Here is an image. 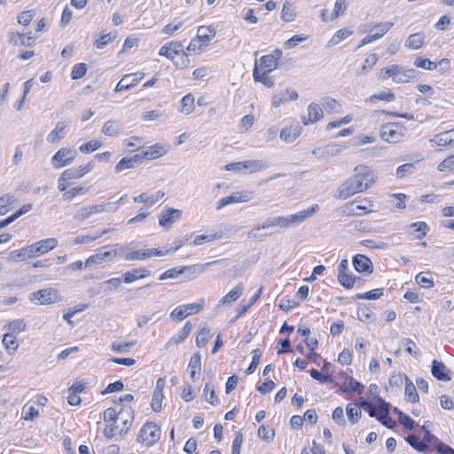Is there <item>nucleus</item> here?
Wrapping results in <instances>:
<instances>
[{
  "instance_id": "59",
  "label": "nucleus",
  "mask_w": 454,
  "mask_h": 454,
  "mask_svg": "<svg viewBox=\"0 0 454 454\" xmlns=\"http://www.w3.org/2000/svg\"><path fill=\"white\" fill-rule=\"evenodd\" d=\"M411 228L415 232V238L418 239H424L429 231V226L426 222H415L411 224Z\"/></svg>"
},
{
  "instance_id": "62",
  "label": "nucleus",
  "mask_w": 454,
  "mask_h": 454,
  "mask_svg": "<svg viewBox=\"0 0 454 454\" xmlns=\"http://www.w3.org/2000/svg\"><path fill=\"white\" fill-rule=\"evenodd\" d=\"M299 305V301H296L293 297L286 295L280 299L278 306L280 309L284 310L285 312H288L289 310L297 308Z\"/></svg>"
},
{
  "instance_id": "38",
  "label": "nucleus",
  "mask_w": 454,
  "mask_h": 454,
  "mask_svg": "<svg viewBox=\"0 0 454 454\" xmlns=\"http://www.w3.org/2000/svg\"><path fill=\"white\" fill-rule=\"evenodd\" d=\"M321 106L327 114H337L342 110L341 104L331 97H324L321 100Z\"/></svg>"
},
{
  "instance_id": "49",
  "label": "nucleus",
  "mask_w": 454,
  "mask_h": 454,
  "mask_svg": "<svg viewBox=\"0 0 454 454\" xmlns=\"http://www.w3.org/2000/svg\"><path fill=\"white\" fill-rule=\"evenodd\" d=\"M415 282L422 288L430 289L434 287V282L431 272L422 271L415 276Z\"/></svg>"
},
{
  "instance_id": "1",
  "label": "nucleus",
  "mask_w": 454,
  "mask_h": 454,
  "mask_svg": "<svg viewBox=\"0 0 454 454\" xmlns=\"http://www.w3.org/2000/svg\"><path fill=\"white\" fill-rule=\"evenodd\" d=\"M134 395L126 394L114 401L117 407H108L102 414L105 424L103 434L106 438L112 439L117 435L126 434L133 425L135 411L130 403Z\"/></svg>"
},
{
  "instance_id": "36",
  "label": "nucleus",
  "mask_w": 454,
  "mask_h": 454,
  "mask_svg": "<svg viewBox=\"0 0 454 454\" xmlns=\"http://www.w3.org/2000/svg\"><path fill=\"white\" fill-rule=\"evenodd\" d=\"M151 275V271L146 268H137L122 274V281L125 284H130L139 279L145 278Z\"/></svg>"
},
{
  "instance_id": "42",
  "label": "nucleus",
  "mask_w": 454,
  "mask_h": 454,
  "mask_svg": "<svg viewBox=\"0 0 454 454\" xmlns=\"http://www.w3.org/2000/svg\"><path fill=\"white\" fill-rule=\"evenodd\" d=\"M2 344L9 355H13L20 347V342L16 335L11 333L4 334Z\"/></svg>"
},
{
  "instance_id": "3",
  "label": "nucleus",
  "mask_w": 454,
  "mask_h": 454,
  "mask_svg": "<svg viewBox=\"0 0 454 454\" xmlns=\"http://www.w3.org/2000/svg\"><path fill=\"white\" fill-rule=\"evenodd\" d=\"M94 168V163L89 161L79 165L76 168H69L63 170L57 179V188L61 193L63 201L70 203L76 197L82 196L87 192V188L77 184L76 180L82 178Z\"/></svg>"
},
{
  "instance_id": "45",
  "label": "nucleus",
  "mask_w": 454,
  "mask_h": 454,
  "mask_svg": "<svg viewBox=\"0 0 454 454\" xmlns=\"http://www.w3.org/2000/svg\"><path fill=\"white\" fill-rule=\"evenodd\" d=\"M197 265H190V266H183V267H174L165 270L159 277V280L163 281L168 278H176L179 275L185 273L188 270L194 269Z\"/></svg>"
},
{
  "instance_id": "25",
  "label": "nucleus",
  "mask_w": 454,
  "mask_h": 454,
  "mask_svg": "<svg viewBox=\"0 0 454 454\" xmlns=\"http://www.w3.org/2000/svg\"><path fill=\"white\" fill-rule=\"evenodd\" d=\"M106 211L105 204L90 205L79 208L74 215V220L84 222L94 215L101 214Z\"/></svg>"
},
{
  "instance_id": "41",
  "label": "nucleus",
  "mask_w": 454,
  "mask_h": 454,
  "mask_svg": "<svg viewBox=\"0 0 454 454\" xmlns=\"http://www.w3.org/2000/svg\"><path fill=\"white\" fill-rule=\"evenodd\" d=\"M353 30L350 27H342L338 29L329 39L327 43L328 47H333L335 45H338L347 38H348L350 35H353Z\"/></svg>"
},
{
  "instance_id": "28",
  "label": "nucleus",
  "mask_w": 454,
  "mask_h": 454,
  "mask_svg": "<svg viewBox=\"0 0 454 454\" xmlns=\"http://www.w3.org/2000/svg\"><path fill=\"white\" fill-rule=\"evenodd\" d=\"M355 270L361 274L370 275L373 272V264L370 258L364 254H357L352 260Z\"/></svg>"
},
{
  "instance_id": "43",
  "label": "nucleus",
  "mask_w": 454,
  "mask_h": 454,
  "mask_svg": "<svg viewBox=\"0 0 454 454\" xmlns=\"http://www.w3.org/2000/svg\"><path fill=\"white\" fill-rule=\"evenodd\" d=\"M67 125L58 122L55 128L47 136V141L51 144H58L66 137Z\"/></svg>"
},
{
  "instance_id": "12",
  "label": "nucleus",
  "mask_w": 454,
  "mask_h": 454,
  "mask_svg": "<svg viewBox=\"0 0 454 454\" xmlns=\"http://www.w3.org/2000/svg\"><path fill=\"white\" fill-rule=\"evenodd\" d=\"M29 299L35 304L51 305L61 301L62 296L58 289L47 287L33 292Z\"/></svg>"
},
{
  "instance_id": "5",
  "label": "nucleus",
  "mask_w": 454,
  "mask_h": 454,
  "mask_svg": "<svg viewBox=\"0 0 454 454\" xmlns=\"http://www.w3.org/2000/svg\"><path fill=\"white\" fill-rule=\"evenodd\" d=\"M283 52L276 48L269 54L261 56L254 62L253 78L255 82H261L267 88H272L275 81L270 74L278 67Z\"/></svg>"
},
{
  "instance_id": "46",
  "label": "nucleus",
  "mask_w": 454,
  "mask_h": 454,
  "mask_svg": "<svg viewBox=\"0 0 454 454\" xmlns=\"http://www.w3.org/2000/svg\"><path fill=\"white\" fill-rule=\"evenodd\" d=\"M16 204V200L12 194L5 193L0 196V215H5L11 212Z\"/></svg>"
},
{
  "instance_id": "37",
  "label": "nucleus",
  "mask_w": 454,
  "mask_h": 454,
  "mask_svg": "<svg viewBox=\"0 0 454 454\" xmlns=\"http://www.w3.org/2000/svg\"><path fill=\"white\" fill-rule=\"evenodd\" d=\"M139 164H141V162L137 153L131 157H123L116 163L114 172L121 173L124 170L134 168Z\"/></svg>"
},
{
  "instance_id": "60",
  "label": "nucleus",
  "mask_w": 454,
  "mask_h": 454,
  "mask_svg": "<svg viewBox=\"0 0 454 454\" xmlns=\"http://www.w3.org/2000/svg\"><path fill=\"white\" fill-rule=\"evenodd\" d=\"M384 294V288H376L371 291L356 294L354 296L355 300H378Z\"/></svg>"
},
{
  "instance_id": "14",
  "label": "nucleus",
  "mask_w": 454,
  "mask_h": 454,
  "mask_svg": "<svg viewBox=\"0 0 454 454\" xmlns=\"http://www.w3.org/2000/svg\"><path fill=\"white\" fill-rule=\"evenodd\" d=\"M77 152L73 147H61L51 157L54 168H62L71 165L76 159Z\"/></svg>"
},
{
  "instance_id": "53",
  "label": "nucleus",
  "mask_w": 454,
  "mask_h": 454,
  "mask_svg": "<svg viewBox=\"0 0 454 454\" xmlns=\"http://www.w3.org/2000/svg\"><path fill=\"white\" fill-rule=\"evenodd\" d=\"M203 395L205 400L213 406L219 404V398L216 395L214 386L210 383H206L203 389Z\"/></svg>"
},
{
  "instance_id": "26",
  "label": "nucleus",
  "mask_w": 454,
  "mask_h": 454,
  "mask_svg": "<svg viewBox=\"0 0 454 454\" xmlns=\"http://www.w3.org/2000/svg\"><path fill=\"white\" fill-rule=\"evenodd\" d=\"M165 385L166 381L164 378H160L157 380L151 400V407L154 412H160L162 410V403L164 399L163 390Z\"/></svg>"
},
{
  "instance_id": "27",
  "label": "nucleus",
  "mask_w": 454,
  "mask_h": 454,
  "mask_svg": "<svg viewBox=\"0 0 454 454\" xmlns=\"http://www.w3.org/2000/svg\"><path fill=\"white\" fill-rule=\"evenodd\" d=\"M250 199H251L250 192H236L231 193L229 196L222 198L217 202L216 209L220 210L230 204L247 202Z\"/></svg>"
},
{
  "instance_id": "40",
  "label": "nucleus",
  "mask_w": 454,
  "mask_h": 454,
  "mask_svg": "<svg viewBox=\"0 0 454 454\" xmlns=\"http://www.w3.org/2000/svg\"><path fill=\"white\" fill-rule=\"evenodd\" d=\"M426 43V36L421 32L411 34L405 42V47L413 51L421 49Z\"/></svg>"
},
{
  "instance_id": "15",
  "label": "nucleus",
  "mask_w": 454,
  "mask_h": 454,
  "mask_svg": "<svg viewBox=\"0 0 454 454\" xmlns=\"http://www.w3.org/2000/svg\"><path fill=\"white\" fill-rule=\"evenodd\" d=\"M59 241L56 238H47L27 246V253L32 258L39 257L56 248Z\"/></svg>"
},
{
  "instance_id": "57",
  "label": "nucleus",
  "mask_w": 454,
  "mask_h": 454,
  "mask_svg": "<svg viewBox=\"0 0 454 454\" xmlns=\"http://www.w3.org/2000/svg\"><path fill=\"white\" fill-rule=\"evenodd\" d=\"M243 294V286L241 284L231 289L227 294H225L220 301L221 304H227L237 301Z\"/></svg>"
},
{
  "instance_id": "39",
  "label": "nucleus",
  "mask_w": 454,
  "mask_h": 454,
  "mask_svg": "<svg viewBox=\"0 0 454 454\" xmlns=\"http://www.w3.org/2000/svg\"><path fill=\"white\" fill-rule=\"evenodd\" d=\"M318 210H319V206L317 204H315L307 209H303V210L299 211L296 214L290 215L289 217H290L291 224L293 225V224H297V223H302L309 217L312 216Z\"/></svg>"
},
{
  "instance_id": "52",
  "label": "nucleus",
  "mask_w": 454,
  "mask_h": 454,
  "mask_svg": "<svg viewBox=\"0 0 454 454\" xmlns=\"http://www.w3.org/2000/svg\"><path fill=\"white\" fill-rule=\"evenodd\" d=\"M258 437L265 442H270L275 438V429L270 426L262 424L259 427L257 431Z\"/></svg>"
},
{
  "instance_id": "2",
  "label": "nucleus",
  "mask_w": 454,
  "mask_h": 454,
  "mask_svg": "<svg viewBox=\"0 0 454 454\" xmlns=\"http://www.w3.org/2000/svg\"><path fill=\"white\" fill-rule=\"evenodd\" d=\"M361 409H364L371 418H375L387 428H394L396 422L389 417L390 405L385 400L378 397L376 403L361 399L357 403H349L346 406V413L352 424H356L362 416Z\"/></svg>"
},
{
  "instance_id": "51",
  "label": "nucleus",
  "mask_w": 454,
  "mask_h": 454,
  "mask_svg": "<svg viewBox=\"0 0 454 454\" xmlns=\"http://www.w3.org/2000/svg\"><path fill=\"white\" fill-rule=\"evenodd\" d=\"M180 112L184 114H190L195 108V98L192 93L184 95L180 102Z\"/></svg>"
},
{
  "instance_id": "33",
  "label": "nucleus",
  "mask_w": 454,
  "mask_h": 454,
  "mask_svg": "<svg viewBox=\"0 0 454 454\" xmlns=\"http://www.w3.org/2000/svg\"><path fill=\"white\" fill-rule=\"evenodd\" d=\"M187 370L193 382L200 380L201 374V356L199 353H195L191 356Z\"/></svg>"
},
{
  "instance_id": "58",
  "label": "nucleus",
  "mask_w": 454,
  "mask_h": 454,
  "mask_svg": "<svg viewBox=\"0 0 454 454\" xmlns=\"http://www.w3.org/2000/svg\"><path fill=\"white\" fill-rule=\"evenodd\" d=\"M437 170L441 173H454V154H450L440 161Z\"/></svg>"
},
{
  "instance_id": "24",
  "label": "nucleus",
  "mask_w": 454,
  "mask_h": 454,
  "mask_svg": "<svg viewBox=\"0 0 454 454\" xmlns=\"http://www.w3.org/2000/svg\"><path fill=\"white\" fill-rule=\"evenodd\" d=\"M167 152L168 149L164 145L157 143L142 150L141 153H137V155L139 156L140 162L142 163L144 160L159 159L164 156Z\"/></svg>"
},
{
  "instance_id": "61",
  "label": "nucleus",
  "mask_w": 454,
  "mask_h": 454,
  "mask_svg": "<svg viewBox=\"0 0 454 454\" xmlns=\"http://www.w3.org/2000/svg\"><path fill=\"white\" fill-rule=\"evenodd\" d=\"M102 133L107 137H115L119 134V124L117 121L109 120L102 127Z\"/></svg>"
},
{
  "instance_id": "23",
  "label": "nucleus",
  "mask_w": 454,
  "mask_h": 454,
  "mask_svg": "<svg viewBox=\"0 0 454 454\" xmlns=\"http://www.w3.org/2000/svg\"><path fill=\"white\" fill-rule=\"evenodd\" d=\"M169 253V250L150 248L145 250L132 251L126 254L127 261H143L155 256H163Z\"/></svg>"
},
{
  "instance_id": "30",
  "label": "nucleus",
  "mask_w": 454,
  "mask_h": 454,
  "mask_svg": "<svg viewBox=\"0 0 454 454\" xmlns=\"http://www.w3.org/2000/svg\"><path fill=\"white\" fill-rule=\"evenodd\" d=\"M181 210L168 207L163 210L159 215V224L164 228H169L181 218Z\"/></svg>"
},
{
  "instance_id": "48",
  "label": "nucleus",
  "mask_w": 454,
  "mask_h": 454,
  "mask_svg": "<svg viewBox=\"0 0 454 454\" xmlns=\"http://www.w3.org/2000/svg\"><path fill=\"white\" fill-rule=\"evenodd\" d=\"M39 409L31 402L24 404L21 412V419L26 421H33L39 417Z\"/></svg>"
},
{
  "instance_id": "13",
  "label": "nucleus",
  "mask_w": 454,
  "mask_h": 454,
  "mask_svg": "<svg viewBox=\"0 0 454 454\" xmlns=\"http://www.w3.org/2000/svg\"><path fill=\"white\" fill-rule=\"evenodd\" d=\"M205 300L200 299L198 301L188 304H182L176 307L170 313V317L174 320L183 321L189 316L199 314L205 308Z\"/></svg>"
},
{
  "instance_id": "17",
  "label": "nucleus",
  "mask_w": 454,
  "mask_h": 454,
  "mask_svg": "<svg viewBox=\"0 0 454 454\" xmlns=\"http://www.w3.org/2000/svg\"><path fill=\"white\" fill-rule=\"evenodd\" d=\"M264 167H265V164L262 160H250L228 163L224 166L223 168L226 171H235V172L247 171L252 174V173L261 171L262 169L264 168Z\"/></svg>"
},
{
  "instance_id": "50",
  "label": "nucleus",
  "mask_w": 454,
  "mask_h": 454,
  "mask_svg": "<svg viewBox=\"0 0 454 454\" xmlns=\"http://www.w3.org/2000/svg\"><path fill=\"white\" fill-rule=\"evenodd\" d=\"M222 238H223L222 231H215V232L208 233V234H200V235H197L194 238L192 244L194 246H200L205 243H209V242H213L215 240H218Z\"/></svg>"
},
{
  "instance_id": "4",
  "label": "nucleus",
  "mask_w": 454,
  "mask_h": 454,
  "mask_svg": "<svg viewBox=\"0 0 454 454\" xmlns=\"http://www.w3.org/2000/svg\"><path fill=\"white\" fill-rule=\"evenodd\" d=\"M378 180L377 171L366 164L355 167L353 175L346 180L337 191V198L347 200L356 194L362 193L372 188Z\"/></svg>"
},
{
  "instance_id": "31",
  "label": "nucleus",
  "mask_w": 454,
  "mask_h": 454,
  "mask_svg": "<svg viewBox=\"0 0 454 454\" xmlns=\"http://www.w3.org/2000/svg\"><path fill=\"white\" fill-rule=\"evenodd\" d=\"M35 41V37L31 34L20 33L18 31H12L9 33V43L13 46H30Z\"/></svg>"
},
{
  "instance_id": "11",
  "label": "nucleus",
  "mask_w": 454,
  "mask_h": 454,
  "mask_svg": "<svg viewBox=\"0 0 454 454\" xmlns=\"http://www.w3.org/2000/svg\"><path fill=\"white\" fill-rule=\"evenodd\" d=\"M407 129L402 122H387L380 127V136L382 140L395 144L405 136Z\"/></svg>"
},
{
  "instance_id": "63",
  "label": "nucleus",
  "mask_w": 454,
  "mask_h": 454,
  "mask_svg": "<svg viewBox=\"0 0 454 454\" xmlns=\"http://www.w3.org/2000/svg\"><path fill=\"white\" fill-rule=\"evenodd\" d=\"M183 26H184V21L176 19L173 21L169 22L168 24L165 25L162 27L161 33L166 35L171 36L176 32H177L179 29H181L183 27Z\"/></svg>"
},
{
  "instance_id": "6",
  "label": "nucleus",
  "mask_w": 454,
  "mask_h": 454,
  "mask_svg": "<svg viewBox=\"0 0 454 454\" xmlns=\"http://www.w3.org/2000/svg\"><path fill=\"white\" fill-rule=\"evenodd\" d=\"M183 42L170 40L159 49L158 55L171 61L177 69H187L190 67V58Z\"/></svg>"
},
{
  "instance_id": "47",
  "label": "nucleus",
  "mask_w": 454,
  "mask_h": 454,
  "mask_svg": "<svg viewBox=\"0 0 454 454\" xmlns=\"http://www.w3.org/2000/svg\"><path fill=\"white\" fill-rule=\"evenodd\" d=\"M340 388L345 393H356L357 395H361L364 390V386L353 377H349Z\"/></svg>"
},
{
  "instance_id": "35",
  "label": "nucleus",
  "mask_w": 454,
  "mask_h": 454,
  "mask_svg": "<svg viewBox=\"0 0 454 454\" xmlns=\"http://www.w3.org/2000/svg\"><path fill=\"white\" fill-rule=\"evenodd\" d=\"M301 128L296 123L288 127H285L280 130L279 137L286 143L294 142L301 135Z\"/></svg>"
},
{
  "instance_id": "22",
  "label": "nucleus",
  "mask_w": 454,
  "mask_h": 454,
  "mask_svg": "<svg viewBox=\"0 0 454 454\" xmlns=\"http://www.w3.org/2000/svg\"><path fill=\"white\" fill-rule=\"evenodd\" d=\"M299 98L298 93L290 88L279 90L273 94L271 98V106L278 108L291 101H295Z\"/></svg>"
},
{
  "instance_id": "44",
  "label": "nucleus",
  "mask_w": 454,
  "mask_h": 454,
  "mask_svg": "<svg viewBox=\"0 0 454 454\" xmlns=\"http://www.w3.org/2000/svg\"><path fill=\"white\" fill-rule=\"evenodd\" d=\"M405 387H404V397L405 400L416 403L419 401V395L414 386L413 382L407 377L404 376Z\"/></svg>"
},
{
  "instance_id": "20",
  "label": "nucleus",
  "mask_w": 454,
  "mask_h": 454,
  "mask_svg": "<svg viewBox=\"0 0 454 454\" xmlns=\"http://www.w3.org/2000/svg\"><path fill=\"white\" fill-rule=\"evenodd\" d=\"M324 115L321 105L312 102L307 106L306 114L301 117V121L304 126H309L323 120Z\"/></svg>"
},
{
  "instance_id": "56",
  "label": "nucleus",
  "mask_w": 454,
  "mask_h": 454,
  "mask_svg": "<svg viewBox=\"0 0 454 454\" xmlns=\"http://www.w3.org/2000/svg\"><path fill=\"white\" fill-rule=\"evenodd\" d=\"M4 328L8 330V333L12 334L20 333L27 329V323L24 319H14L8 322Z\"/></svg>"
},
{
  "instance_id": "29",
  "label": "nucleus",
  "mask_w": 454,
  "mask_h": 454,
  "mask_svg": "<svg viewBox=\"0 0 454 454\" xmlns=\"http://www.w3.org/2000/svg\"><path fill=\"white\" fill-rule=\"evenodd\" d=\"M438 65H444L447 69L450 67V60L449 59H442L438 63L431 61L427 58L424 56H418L414 60V66L417 68H421L425 70H434L437 68Z\"/></svg>"
},
{
  "instance_id": "10",
  "label": "nucleus",
  "mask_w": 454,
  "mask_h": 454,
  "mask_svg": "<svg viewBox=\"0 0 454 454\" xmlns=\"http://www.w3.org/2000/svg\"><path fill=\"white\" fill-rule=\"evenodd\" d=\"M161 437V428L155 422H145L140 428L137 441L144 446L151 447L157 443Z\"/></svg>"
},
{
  "instance_id": "54",
  "label": "nucleus",
  "mask_w": 454,
  "mask_h": 454,
  "mask_svg": "<svg viewBox=\"0 0 454 454\" xmlns=\"http://www.w3.org/2000/svg\"><path fill=\"white\" fill-rule=\"evenodd\" d=\"M296 12L294 4L288 1L285 2L281 10V19L285 22H292L295 20Z\"/></svg>"
},
{
  "instance_id": "7",
  "label": "nucleus",
  "mask_w": 454,
  "mask_h": 454,
  "mask_svg": "<svg viewBox=\"0 0 454 454\" xmlns=\"http://www.w3.org/2000/svg\"><path fill=\"white\" fill-rule=\"evenodd\" d=\"M216 35V28L214 25H202L198 27L196 35L191 39L186 51L194 54L204 51Z\"/></svg>"
},
{
  "instance_id": "32",
  "label": "nucleus",
  "mask_w": 454,
  "mask_h": 454,
  "mask_svg": "<svg viewBox=\"0 0 454 454\" xmlns=\"http://www.w3.org/2000/svg\"><path fill=\"white\" fill-rule=\"evenodd\" d=\"M431 372L440 381L447 382L451 380V372L442 362L434 360L432 362Z\"/></svg>"
},
{
  "instance_id": "18",
  "label": "nucleus",
  "mask_w": 454,
  "mask_h": 454,
  "mask_svg": "<svg viewBox=\"0 0 454 454\" xmlns=\"http://www.w3.org/2000/svg\"><path fill=\"white\" fill-rule=\"evenodd\" d=\"M117 254L115 249L110 248L109 246H105L101 249L98 250L97 253L90 255L84 262L85 267H91L93 265H98L107 261H112Z\"/></svg>"
},
{
  "instance_id": "34",
  "label": "nucleus",
  "mask_w": 454,
  "mask_h": 454,
  "mask_svg": "<svg viewBox=\"0 0 454 454\" xmlns=\"http://www.w3.org/2000/svg\"><path fill=\"white\" fill-rule=\"evenodd\" d=\"M164 197V192L158 191L153 193L143 192L138 196L134 197L135 203H144L146 207H153Z\"/></svg>"
},
{
  "instance_id": "16",
  "label": "nucleus",
  "mask_w": 454,
  "mask_h": 454,
  "mask_svg": "<svg viewBox=\"0 0 454 454\" xmlns=\"http://www.w3.org/2000/svg\"><path fill=\"white\" fill-rule=\"evenodd\" d=\"M430 145L436 151L454 147V129L434 134L429 139Z\"/></svg>"
},
{
  "instance_id": "19",
  "label": "nucleus",
  "mask_w": 454,
  "mask_h": 454,
  "mask_svg": "<svg viewBox=\"0 0 454 454\" xmlns=\"http://www.w3.org/2000/svg\"><path fill=\"white\" fill-rule=\"evenodd\" d=\"M393 26H394L393 22H380V23L375 24L371 28V32H373V33H371V34L367 35L366 36H364L361 40L358 47L366 45V44L371 43L376 40L380 39L392 28Z\"/></svg>"
},
{
  "instance_id": "21",
  "label": "nucleus",
  "mask_w": 454,
  "mask_h": 454,
  "mask_svg": "<svg viewBox=\"0 0 454 454\" xmlns=\"http://www.w3.org/2000/svg\"><path fill=\"white\" fill-rule=\"evenodd\" d=\"M193 324L192 321H186L183 327L172 337L168 339V340L164 345L165 349H169L174 346H177L185 341V340L190 336L193 329Z\"/></svg>"
},
{
  "instance_id": "8",
  "label": "nucleus",
  "mask_w": 454,
  "mask_h": 454,
  "mask_svg": "<svg viewBox=\"0 0 454 454\" xmlns=\"http://www.w3.org/2000/svg\"><path fill=\"white\" fill-rule=\"evenodd\" d=\"M374 207V201L371 198L364 197L346 202L341 207V213L348 217H361L373 213Z\"/></svg>"
},
{
  "instance_id": "64",
  "label": "nucleus",
  "mask_w": 454,
  "mask_h": 454,
  "mask_svg": "<svg viewBox=\"0 0 454 454\" xmlns=\"http://www.w3.org/2000/svg\"><path fill=\"white\" fill-rule=\"evenodd\" d=\"M337 278L339 283L346 289L353 288L355 286L356 281L359 279L350 273L337 275Z\"/></svg>"
},
{
  "instance_id": "55",
  "label": "nucleus",
  "mask_w": 454,
  "mask_h": 454,
  "mask_svg": "<svg viewBox=\"0 0 454 454\" xmlns=\"http://www.w3.org/2000/svg\"><path fill=\"white\" fill-rule=\"evenodd\" d=\"M394 413L397 416L398 422L406 429L412 430L415 427V421L407 414L397 408L394 409Z\"/></svg>"
},
{
  "instance_id": "9",
  "label": "nucleus",
  "mask_w": 454,
  "mask_h": 454,
  "mask_svg": "<svg viewBox=\"0 0 454 454\" xmlns=\"http://www.w3.org/2000/svg\"><path fill=\"white\" fill-rule=\"evenodd\" d=\"M380 75L383 80L391 78L395 83H408L415 79L416 71L412 68H403L399 65H391L382 68Z\"/></svg>"
}]
</instances>
